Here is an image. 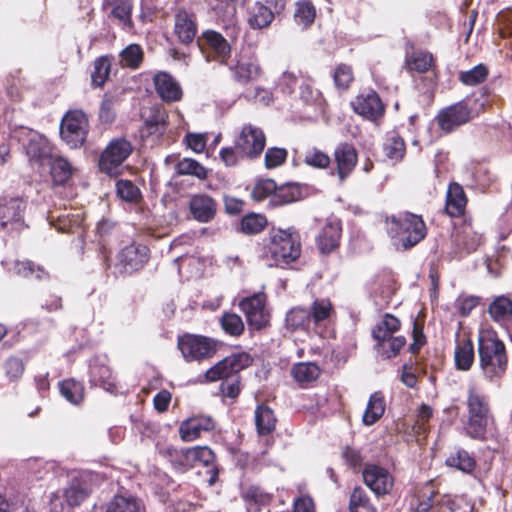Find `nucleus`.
<instances>
[{
    "instance_id": "obj_1",
    "label": "nucleus",
    "mask_w": 512,
    "mask_h": 512,
    "mask_svg": "<svg viewBox=\"0 0 512 512\" xmlns=\"http://www.w3.org/2000/svg\"><path fill=\"white\" fill-rule=\"evenodd\" d=\"M405 501L407 512H471L473 509L463 497L440 494L432 480L414 484Z\"/></svg>"
},
{
    "instance_id": "obj_2",
    "label": "nucleus",
    "mask_w": 512,
    "mask_h": 512,
    "mask_svg": "<svg viewBox=\"0 0 512 512\" xmlns=\"http://www.w3.org/2000/svg\"><path fill=\"white\" fill-rule=\"evenodd\" d=\"M479 369L483 378L495 383L508 371L509 353L505 342L493 328H482L477 334Z\"/></svg>"
},
{
    "instance_id": "obj_3",
    "label": "nucleus",
    "mask_w": 512,
    "mask_h": 512,
    "mask_svg": "<svg viewBox=\"0 0 512 512\" xmlns=\"http://www.w3.org/2000/svg\"><path fill=\"white\" fill-rule=\"evenodd\" d=\"M490 97V88L484 86L477 93L440 109L434 121L443 134L449 135L484 113L491 105Z\"/></svg>"
},
{
    "instance_id": "obj_4",
    "label": "nucleus",
    "mask_w": 512,
    "mask_h": 512,
    "mask_svg": "<svg viewBox=\"0 0 512 512\" xmlns=\"http://www.w3.org/2000/svg\"><path fill=\"white\" fill-rule=\"evenodd\" d=\"M465 434L474 440L486 439L489 429L495 423L490 397L475 385H469L466 392Z\"/></svg>"
},
{
    "instance_id": "obj_5",
    "label": "nucleus",
    "mask_w": 512,
    "mask_h": 512,
    "mask_svg": "<svg viewBox=\"0 0 512 512\" xmlns=\"http://www.w3.org/2000/svg\"><path fill=\"white\" fill-rule=\"evenodd\" d=\"M301 253V236L295 228L289 227L270 233L268 243L262 248L261 257L271 267H284L297 261Z\"/></svg>"
},
{
    "instance_id": "obj_6",
    "label": "nucleus",
    "mask_w": 512,
    "mask_h": 512,
    "mask_svg": "<svg viewBox=\"0 0 512 512\" xmlns=\"http://www.w3.org/2000/svg\"><path fill=\"white\" fill-rule=\"evenodd\" d=\"M386 232L397 249L408 251L424 240L427 226L421 215L409 211L385 218Z\"/></svg>"
},
{
    "instance_id": "obj_7",
    "label": "nucleus",
    "mask_w": 512,
    "mask_h": 512,
    "mask_svg": "<svg viewBox=\"0 0 512 512\" xmlns=\"http://www.w3.org/2000/svg\"><path fill=\"white\" fill-rule=\"evenodd\" d=\"M401 329V321L391 313H385L381 320L372 328V338L375 340L374 349L383 359H392L398 356L405 347V336H395Z\"/></svg>"
},
{
    "instance_id": "obj_8",
    "label": "nucleus",
    "mask_w": 512,
    "mask_h": 512,
    "mask_svg": "<svg viewBox=\"0 0 512 512\" xmlns=\"http://www.w3.org/2000/svg\"><path fill=\"white\" fill-rule=\"evenodd\" d=\"M219 342L211 337L183 333L177 337V348L186 362H201L212 358L218 351Z\"/></svg>"
},
{
    "instance_id": "obj_9",
    "label": "nucleus",
    "mask_w": 512,
    "mask_h": 512,
    "mask_svg": "<svg viewBox=\"0 0 512 512\" xmlns=\"http://www.w3.org/2000/svg\"><path fill=\"white\" fill-rule=\"evenodd\" d=\"M134 147L126 138L118 137L112 139L101 152L98 166L101 172L117 177L122 173V164L133 153Z\"/></svg>"
},
{
    "instance_id": "obj_10",
    "label": "nucleus",
    "mask_w": 512,
    "mask_h": 512,
    "mask_svg": "<svg viewBox=\"0 0 512 512\" xmlns=\"http://www.w3.org/2000/svg\"><path fill=\"white\" fill-rule=\"evenodd\" d=\"M197 46L207 62L227 64L231 56V44L218 31L207 29L198 36Z\"/></svg>"
},
{
    "instance_id": "obj_11",
    "label": "nucleus",
    "mask_w": 512,
    "mask_h": 512,
    "mask_svg": "<svg viewBox=\"0 0 512 512\" xmlns=\"http://www.w3.org/2000/svg\"><path fill=\"white\" fill-rule=\"evenodd\" d=\"M89 131V120L83 110H69L60 124V135L71 148L84 145Z\"/></svg>"
},
{
    "instance_id": "obj_12",
    "label": "nucleus",
    "mask_w": 512,
    "mask_h": 512,
    "mask_svg": "<svg viewBox=\"0 0 512 512\" xmlns=\"http://www.w3.org/2000/svg\"><path fill=\"white\" fill-rule=\"evenodd\" d=\"M353 112L364 120L379 124L386 114L387 105L372 88L364 89L350 102Z\"/></svg>"
},
{
    "instance_id": "obj_13",
    "label": "nucleus",
    "mask_w": 512,
    "mask_h": 512,
    "mask_svg": "<svg viewBox=\"0 0 512 512\" xmlns=\"http://www.w3.org/2000/svg\"><path fill=\"white\" fill-rule=\"evenodd\" d=\"M149 259V247L134 241L120 249L116 256V268L121 274L132 275L142 270Z\"/></svg>"
},
{
    "instance_id": "obj_14",
    "label": "nucleus",
    "mask_w": 512,
    "mask_h": 512,
    "mask_svg": "<svg viewBox=\"0 0 512 512\" xmlns=\"http://www.w3.org/2000/svg\"><path fill=\"white\" fill-rule=\"evenodd\" d=\"M253 363L252 356L247 352L233 353L209 368L205 377L209 382L225 380L239 375L240 371Z\"/></svg>"
},
{
    "instance_id": "obj_15",
    "label": "nucleus",
    "mask_w": 512,
    "mask_h": 512,
    "mask_svg": "<svg viewBox=\"0 0 512 512\" xmlns=\"http://www.w3.org/2000/svg\"><path fill=\"white\" fill-rule=\"evenodd\" d=\"M234 144L241 158L254 160L262 154L266 136L261 128L248 123L242 126Z\"/></svg>"
},
{
    "instance_id": "obj_16",
    "label": "nucleus",
    "mask_w": 512,
    "mask_h": 512,
    "mask_svg": "<svg viewBox=\"0 0 512 512\" xmlns=\"http://www.w3.org/2000/svg\"><path fill=\"white\" fill-rule=\"evenodd\" d=\"M266 305L267 296L263 292L254 293L240 300L239 308L252 329L262 330L269 325L270 314Z\"/></svg>"
},
{
    "instance_id": "obj_17",
    "label": "nucleus",
    "mask_w": 512,
    "mask_h": 512,
    "mask_svg": "<svg viewBox=\"0 0 512 512\" xmlns=\"http://www.w3.org/2000/svg\"><path fill=\"white\" fill-rule=\"evenodd\" d=\"M285 7L286 0H266V4L257 1L247 10V23L252 29L267 28Z\"/></svg>"
},
{
    "instance_id": "obj_18",
    "label": "nucleus",
    "mask_w": 512,
    "mask_h": 512,
    "mask_svg": "<svg viewBox=\"0 0 512 512\" xmlns=\"http://www.w3.org/2000/svg\"><path fill=\"white\" fill-rule=\"evenodd\" d=\"M482 235L472 227L471 219H464L463 224L451 236L453 258H461L464 254L475 252L482 244Z\"/></svg>"
},
{
    "instance_id": "obj_19",
    "label": "nucleus",
    "mask_w": 512,
    "mask_h": 512,
    "mask_svg": "<svg viewBox=\"0 0 512 512\" xmlns=\"http://www.w3.org/2000/svg\"><path fill=\"white\" fill-rule=\"evenodd\" d=\"M26 202L19 198H11L0 203V227L9 232H21L28 226L24 221Z\"/></svg>"
},
{
    "instance_id": "obj_20",
    "label": "nucleus",
    "mask_w": 512,
    "mask_h": 512,
    "mask_svg": "<svg viewBox=\"0 0 512 512\" xmlns=\"http://www.w3.org/2000/svg\"><path fill=\"white\" fill-rule=\"evenodd\" d=\"M210 14L216 21L222 23L227 35L236 39L239 28L235 25L238 0H205Z\"/></svg>"
},
{
    "instance_id": "obj_21",
    "label": "nucleus",
    "mask_w": 512,
    "mask_h": 512,
    "mask_svg": "<svg viewBox=\"0 0 512 512\" xmlns=\"http://www.w3.org/2000/svg\"><path fill=\"white\" fill-rule=\"evenodd\" d=\"M487 314L493 323L512 338V298L510 295L494 296L487 306Z\"/></svg>"
},
{
    "instance_id": "obj_22",
    "label": "nucleus",
    "mask_w": 512,
    "mask_h": 512,
    "mask_svg": "<svg viewBox=\"0 0 512 512\" xmlns=\"http://www.w3.org/2000/svg\"><path fill=\"white\" fill-rule=\"evenodd\" d=\"M364 483L377 496L389 494L394 486V478L384 467L376 464H367L362 471Z\"/></svg>"
},
{
    "instance_id": "obj_23",
    "label": "nucleus",
    "mask_w": 512,
    "mask_h": 512,
    "mask_svg": "<svg viewBox=\"0 0 512 512\" xmlns=\"http://www.w3.org/2000/svg\"><path fill=\"white\" fill-rule=\"evenodd\" d=\"M336 174L341 182L346 180L358 163V152L353 143H339L333 153Z\"/></svg>"
},
{
    "instance_id": "obj_24",
    "label": "nucleus",
    "mask_w": 512,
    "mask_h": 512,
    "mask_svg": "<svg viewBox=\"0 0 512 512\" xmlns=\"http://www.w3.org/2000/svg\"><path fill=\"white\" fill-rule=\"evenodd\" d=\"M215 429V421L209 415L199 414L183 420L179 425V436L183 442L199 439L203 432Z\"/></svg>"
},
{
    "instance_id": "obj_25",
    "label": "nucleus",
    "mask_w": 512,
    "mask_h": 512,
    "mask_svg": "<svg viewBox=\"0 0 512 512\" xmlns=\"http://www.w3.org/2000/svg\"><path fill=\"white\" fill-rule=\"evenodd\" d=\"M342 224L339 219L329 220L322 227L315 239L316 247L321 255L327 256L340 246Z\"/></svg>"
},
{
    "instance_id": "obj_26",
    "label": "nucleus",
    "mask_w": 512,
    "mask_h": 512,
    "mask_svg": "<svg viewBox=\"0 0 512 512\" xmlns=\"http://www.w3.org/2000/svg\"><path fill=\"white\" fill-rule=\"evenodd\" d=\"M198 25L196 15L184 8H178L174 14V33L179 42L191 44L197 35Z\"/></svg>"
},
{
    "instance_id": "obj_27",
    "label": "nucleus",
    "mask_w": 512,
    "mask_h": 512,
    "mask_svg": "<svg viewBox=\"0 0 512 512\" xmlns=\"http://www.w3.org/2000/svg\"><path fill=\"white\" fill-rule=\"evenodd\" d=\"M216 200L205 193L194 194L189 201V211L199 223L211 222L217 214Z\"/></svg>"
},
{
    "instance_id": "obj_28",
    "label": "nucleus",
    "mask_w": 512,
    "mask_h": 512,
    "mask_svg": "<svg viewBox=\"0 0 512 512\" xmlns=\"http://www.w3.org/2000/svg\"><path fill=\"white\" fill-rule=\"evenodd\" d=\"M468 197L462 185L452 181L448 184L445 196V213L451 218H459L465 215Z\"/></svg>"
},
{
    "instance_id": "obj_29",
    "label": "nucleus",
    "mask_w": 512,
    "mask_h": 512,
    "mask_svg": "<svg viewBox=\"0 0 512 512\" xmlns=\"http://www.w3.org/2000/svg\"><path fill=\"white\" fill-rule=\"evenodd\" d=\"M475 361L474 343L470 336L456 333L454 348V366L456 370L467 372Z\"/></svg>"
},
{
    "instance_id": "obj_30",
    "label": "nucleus",
    "mask_w": 512,
    "mask_h": 512,
    "mask_svg": "<svg viewBox=\"0 0 512 512\" xmlns=\"http://www.w3.org/2000/svg\"><path fill=\"white\" fill-rule=\"evenodd\" d=\"M154 87L159 97L166 103L177 102L182 98L179 83L167 72H158L153 78Z\"/></svg>"
},
{
    "instance_id": "obj_31",
    "label": "nucleus",
    "mask_w": 512,
    "mask_h": 512,
    "mask_svg": "<svg viewBox=\"0 0 512 512\" xmlns=\"http://www.w3.org/2000/svg\"><path fill=\"white\" fill-rule=\"evenodd\" d=\"M192 468L197 464L208 468L207 474L209 478L207 483L209 486H213L219 478V468L216 464V454L208 446H195L192 447Z\"/></svg>"
},
{
    "instance_id": "obj_32",
    "label": "nucleus",
    "mask_w": 512,
    "mask_h": 512,
    "mask_svg": "<svg viewBox=\"0 0 512 512\" xmlns=\"http://www.w3.org/2000/svg\"><path fill=\"white\" fill-rule=\"evenodd\" d=\"M278 419L274 410L266 403L256 405L254 410V424L258 436L272 435L277 427Z\"/></svg>"
},
{
    "instance_id": "obj_33",
    "label": "nucleus",
    "mask_w": 512,
    "mask_h": 512,
    "mask_svg": "<svg viewBox=\"0 0 512 512\" xmlns=\"http://www.w3.org/2000/svg\"><path fill=\"white\" fill-rule=\"evenodd\" d=\"M307 310L315 333H319V329L335 314L334 306L328 298H315Z\"/></svg>"
},
{
    "instance_id": "obj_34",
    "label": "nucleus",
    "mask_w": 512,
    "mask_h": 512,
    "mask_svg": "<svg viewBox=\"0 0 512 512\" xmlns=\"http://www.w3.org/2000/svg\"><path fill=\"white\" fill-rule=\"evenodd\" d=\"M50 224L62 233H75L81 228L84 222L83 213L77 210H64L55 215L51 212L49 215Z\"/></svg>"
},
{
    "instance_id": "obj_35",
    "label": "nucleus",
    "mask_w": 512,
    "mask_h": 512,
    "mask_svg": "<svg viewBox=\"0 0 512 512\" xmlns=\"http://www.w3.org/2000/svg\"><path fill=\"white\" fill-rule=\"evenodd\" d=\"M90 382L92 385L99 386L111 394H116L118 391L111 368L98 360H94L90 366Z\"/></svg>"
},
{
    "instance_id": "obj_36",
    "label": "nucleus",
    "mask_w": 512,
    "mask_h": 512,
    "mask_svg": "<svg viewBox=\"0 0 512 512\" xmlns=\"http://www.w3.org/2000/svg\"><path fill=\"white\" fill-rule=\"evenodd\" d=\"M445 465L470 475L475 471L477 461L472 452L462 447H455L445 459Z\"/></svg>"
},
{
    "instance_id": "obj_37",
    "label": "nucleus",
    "mask_w": 512,
    "mask_h": 512,
    "mask_svg": "<svg viewBox=\"0 0 512 512\" xmlns=\"http://www.w3.org/2000/svg\"><path fill=\"white\" fill-rule=\"evenodd\" d=\"M248 512H259L262 507L270 505L273 501V494L265 491L257 485L248 486L241 494Z\"/></svg>"
},
{
    "instance_id": "obj_38",
    "label": "nucleus",
    "mask_w": 512,
    "mask_h": 512,
    "mask_svg": "<svg viewBox=\"0 0 512 512\" xmlns=\"http://www.w3.org/2000/svg\"><path fill=\"white\" fill-rule=\"evenodd\" d=\"M385 157L393 164L400 163L406 155V143L396 131L388 132L382 144Z\"/></svg>"
},
{
    "instance_id": "obj_39",
    "label": "nucleus",
    "mask_w": 512,
    "mask_h": 512,
    "mask_svg": "<svg viewBox=\"0 0 512 512\" xmlns=\"http://www.w3.org/2000/svg\"><path fill=\"white\" fill-rule=\"evenodd\" d=\"M435 64L433 55L424 50H413L407 53L404 60V68L409 73L423 74L428 72Z\"/></svg>"
},
{
    "instance_id": "obj_40",
    "label": "nucleus",
    "mask_w": 512,
    "mask_h": 512,
    "mask_svg": "<svg viewBox=\"0 0 512 512\" xmlns=\"http://www.w3.org/2000/svg\"><path fill=\"white\" fill-rule=\"evenodd\" d=\"M25 149L29 160L40 166L50 163L52 159V147L45 138H31Z\"/></svg>"
},
{
    "instance_id": "obj_41",
    "label": "nucleus",
    "mask_w": 512,
    "mask_h": 512,
    "mask_svg": "<svg viewBox=\"0 0 512 512\" xmlns=\"http://www.w3.org/2000/svg\"><path fill=\"white\" fill-rule=\"evenodd\" d=\"M161 454L170 462L172 467L179 472H187L192 469V447L177 448L167 446Z\"/></svg>"
},
{
    "instance_id": "obj_42",
    "label": "nucleus",
    "mask_w": 512,
    "mask_h": 512,
    "mask_svg": "<svg viewBox=\"0 0 512 512\" xmlns=\"http://www.w3.org/2000/svg\"><path fill=\"white\" fill-rule=\"evenodd\" d=\"M385 409L386 402L383 393L380 391L372 393L362 417L363 424L371 426L378 422L384 415Z\"/></svg>"
},
{
    "instance_id": "obj_43",
    "label": "nucleus",
    "mask_w": 512,
    "mask_h": 512,
    "mask_svg": "<svg viewBox=\"0 0 512 512\" xmlns=\"http://www.w3.org/2000/svg\"><path fill=\"white\" fill-rule=\"evenodd\" d=\"M268 226V219L264 214L249 212L239 221L236 231L244 235H258Z\"/></svg>"
},
{
    "instance_id": "obj_44",
    "label": "nucleus",
    "mask_w": 512,
    "mask_h": 512,
    "mask_svg": "<svg viewBox=\"0 0 512 512\" xmlns=\"http://www.w3.org/2000/svg\"><path fill=\"white\" fill-rule=\"evenodd\" d=\"M112 60V56L102 55L93 61L90 75L92 88H102L108 81L112 69Z\"/></svg>"
},
{
    "instance_id": "obj_45",
    "label": "nucleus",
    "mask_w": 512,
    "mask_h": 512,
    "mask_svg": "<svg viewBox=\"0 0 512 512\" xmlns=\"http://www.w3.org/2000/svg\"><path fill=\"white\" fill-rule=\"evenodd\" d=\"M60 395L72 405H80L85 398V387L81 381L67 378L58 383Z\"/></svg>"
},
{
    "instance_id": "obj_46",
    "label": "nucleus",
    "mask_w": 512,
    "mask_h": 512,
    "mask_svg": "<svg viewBox=\"0 0 512 512\" xmlns=\"http://www.w3.org/2000/svg\"><path fill=\"white\" fill-rule=\"evenodd\" d=\"M321 374L320 367L313 362H299L293 365L291 375L293 379L301 386L316 381Z\"/></svg>"
},
{
    "instance_id": "obj_47",
    "label": "nucleus",
    "mask_w": 512,
    "mask_h": 512,
    "mask_svg": "<svg viewBox=\"0 0 512 512\" xmlns=\"http://www.w3.org/2000/svg\"><path fill=\"white\" fill-rule=\"evenodd\" d=\"M286 327L290 331H313L309 313L305 307H293L286 314Z\"/></svg>"
},
{
    "instance_id": "obj_48",
    "label": "nucleus",
    "mask_w": 512,
    "mask_h": 512,
    "mask_svg": "<svg viewBox=\"0 0 512 512\" xmlns=\"http://www.w3.org/2000/svg\"><path fill=\"white\" fill-rule=\"evenodd\" d=\"M234 81L240 84H247L260 76L261 68L257 63L250 61H237L230 67Z\"/></svg>"
},
{
    "instance_id": "obj_49",
    "label": "nucleus",
    "mask_w": 512,
    "mask_h": 512,
    "mask_svg": "<svg viewBox=\"0 0 512 512\" xmlns=\"http://www.w3.org/2000/svg\"><path fill=\"white\" fill-rule=\"evenodd\" d=\"M120 104V98L110 92L103 94L99 105L98 119L101 124H112L117 117V108Z\"/></svg>"
},
{
    "instance_id": "obj_50",
    "label": "nucleus",
    "mask_w": 512,
    "mask_h": 512,
    "mask_svg": "<svg viewBox=\"0 0 512 512\" xmlns=\"http://www.w3.org/2000/svg\"><path fill=\"white\" fill-rule=\"evenodd\" d=\"M302 197L301 188L297 184L287 183L280 187L276 185L275 194L270 199L274 206L288 205L300 200Z\"/></svg>"
},
{
    "instance_id": "obj_51",
    "label": "nucleus",
    "mask_w": 512,
    "mask_h": 512,
    "mask_svg": "<svg viewBox=\"0 0 512 512\" xmlns=\"http://www.w3.org/2000/svg\"><path fill=\"white\" fill-rule=\"evenodd\" d=\"M348 510L349 512H378L369 494L360 486L355 487L350 494Z\"/></svg>"
},
{
    "instance_id": "obj_52",
    "label": "nucleus",
    "mask_w": 512,
    "mask_h": 512,
    "mask_svg": "<svg viewBox=\"0 0 512 512\" xmlns=\"http://www.w3.org/2000/svg\"><path fill=\"white\" fill-rule=\"evenodd\" d=\"M175 172L179 176H193L203 181L208 178V170L193 158H183L175 165Z\"/></svg>"
},
{
    "instance_id": "obj_53",
    "label": "nucleus",
    "mask_w": 512,
    "mask_h": 512,
    "mask_svg": "<svg viewBox=\"0 0 512 512\" xmlns=\"http://www.w3.org/2000/svg\"><path fill=\"white\" fill-rule=\"evenodd\" d=\"M47 164L51 166L50 174L54 184L65 185L71 179L73 167L68 160L57 157L53 160L51 159L50 163Z\"/></svg>"
},
{
    "instance_id": "obj_54",
    "label": "nucleus",
    "mask_w": 512,
    "mask_h": 512,
    "mask_svg": "<svg viewBox=\"0 0 512 512\" xmlns=\"http://www.w3.org/2000/svg\"><path fill=\"white\" fill-rule=\"evenodd\" d=\"M332 79L337 90L341 92L349 90L355 80L353 67L347 63L337 64L332 73Z\"/></svg>"
},
{
    "instance_id": "obj_55",
    "label": "nucleus",
    "mask_w": 512,
    "mask_h": 512,
    "mask_svg": "<svg viewBox=\"0 0 512 512\" xmlns=\"http://www.w3.org/2000/svg\"><path fill=\"white\" fill-rule=\"evenodd\" d=\"M434 416V409L426 404L422 403L416 410L414 415V423L412 429L417 435H425L430 429V421Z\"/></svg>"
},
{
    "instance_id": "obj_56",
    "label": "nucleus",
    "mask_w": 512,
    "mask_h": 512,
    "mask_svg": "<svg viewBox=\"0 0 512 512\" xmlns=\"http://www.w3.org/2000/svg\"><path fill=\"white\" fill-rule=\"evenodd\" d=\"M219 324L225 334L232 337H240L245 331L242 318L234 312H224L219 319Z\"/></svg>"
},
{
    "instance_id": "obj_57",
    "label": "nucleus",
    "mask_w": 512,
    "mask_h": 512,
    "mask_svg": "<svg viewBox=\"0 0 512 512\" xmlns=\"http://www.w3.org/2000/svg\"><path fill=\"white\" fill-rule=\"evenodd\" d=\"M489 69L485 64H478L467 71H460L458 80L465 86H476L486 81Z\"/></svg>"
},
{
    "instance_id": "obj_58",
    "label": "nucleus",
    "mask_w": 512,
    "mask_h": 512,
    "mask_svg": "<svg viewBox=\"0 0 512 512\" xmlns=\"http://www.w3.org/2000/svg\"><path fill=\"white\" fill-rule=\"evenodd\" d=\"M106 512H140V502L133 496L115 495L109 502Z\"/></svg>"
},
{
    "instance_id": "obj_59",
    "label": "nucleus",
    "mask_w": 512,
    "mask_h": 512,
    "mask_svg": "<svg viewBox=\"0 0 512 512\" xmlns=\"http://www.w3.org/2000/svg\"><path fill=\"white\" fill-rule=\"evenodd\" d=\"M316 17V9L309 0L297 2L294 13L295 22L304 28L311 26Z\"/></svg>"
},
{
    "instance_id": "obj_60",
    "label": "nucleus",
    "mask_w": 512,
    "mask_h": 512,
    "mask_svg": "<svg viewBox=\"0 0 512 512\" xmlns=\"http://www.w3.org/2000/svg\"><path fill=\"white\" fill-rule=\"evenodd\" d=\"M133 2L132 0H114L112 15L123 24L125 28L133 27L132 21Z\"/></svg>"
},
{
    "instance_id": "obj_61",
    "label": "nucleus",
    "mask_w": 512,
    "mask_h": 512,
    "mask_svg": "<svg viewBox=\"0 0 512 512\" xmlns=\"http://www.w3.org/2000/svg\"><path fill=\"white\" fill-rule=\"evenodd\" d=\"M123 66L130 69H138L144 58V53L140 45L130 44L120 53Z\"/></svg>"
},
{
    "instance_id": "obj_62",
    "label": "nucleus",
    "mask_w": 512,
    "mask_h": 512,
    "mask_svg": "<svg viewBox=\"0 0 512 512\" xmlns=\"http://www.w3.org/2000/svg\"><path fill=\"white\" fill-rule=\"evenodd\" d=\"M116 192L126 202L137 203L141 199L140 189L131 180H118L116 182Z\"/></svg>"
},
{
    "instance_id": "obj_63",
    "label": "nucleus",
    "mask_w": 512,
    "mask_h": 512,
    "mask_svg": "<svg viewBox=\"0 0 512 512\" xmlns=\"http://www.w3.org/2000/svg\"><path fill=\"white\" fill-rule=\"evenodd\" d=\"M495 30L502 39L509 40L512 50V10L501 11L496 18Z\"/></svg>"
},
{
    "instance_id": "obj_64",
    "label": "nucleus",
    "mask_w": 512,
    "mask_h": 512,
    "mask_svg": "<svg viewBox=\"0 0 512 512\" xmlns=\"http://www.w3.org/2000/svg\"><path fill=\"white\" fill-rule=\"evenodd\" d=\"M3 369L9 381L16 382L24 374L25 364L20 357L13 355L5 360Z\"/></svg>"
}]
</instances>
